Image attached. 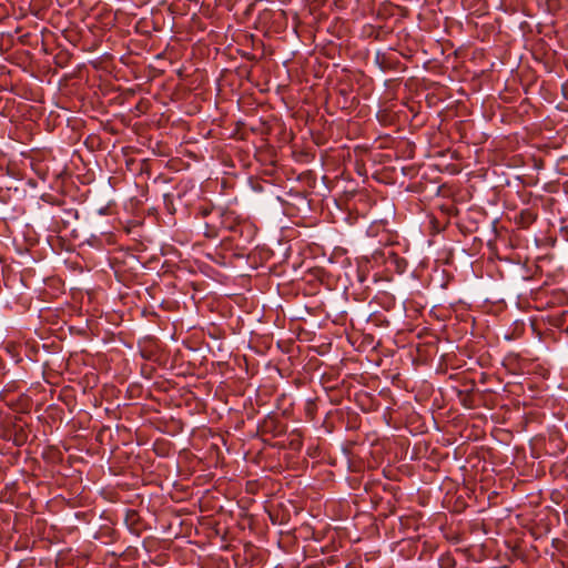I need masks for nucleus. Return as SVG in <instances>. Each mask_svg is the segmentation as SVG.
I'll list each match as a JSON object with an SVG mask.
<instances>
[{
    "label": "nucleus",
    "mask_w": 568,
    "mask_h": 568,
    "mask_svg": "<svg viewBox=\"0 0 568 568\" xmlns=\"http://www.w3.org/2000/svg\"><path fill=\"white\" fill-rule=\"evenodd\" d=\"M521 215H527L526 216V220H529V221H532L535 220V216L529 212V211H526V212H523Z\"/></svg>",
    "instance_id": "1"
},
{
    "label": "nucleus",
    "mask_w": 568,
    "mask_h": 568,
    "mask_svg": "<svg viewBox=\"0 0 568 568\" xmlns=\"http://www.w3.org/2000/svg\"><path fill=\"white\" fill-rule=\"evenodd\" d=\"M521 215H527L526 216V220H529V221H532L535 220V216L529 212V211H526V212H523Z\"/></svg>",
    "instance_id": "2"
}]
</instances>
